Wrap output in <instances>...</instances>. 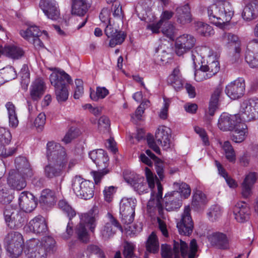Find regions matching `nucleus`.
<instances>
[{"label": "nucleus", "instance_id": "1", "mask_svg": "<svg viewBox=\"0 0 258 258\" xmlns=\"http://www.w3.org/2000/svg\"><path fill=\"white\" fill-rule=\"evenodd\" d=\"M47 157L49 163L44 167L45 176L49 178L60 176L68 163L65 149L59 144L49 142L47 144Z\"/></svg>", "mask_w": 258, "mask_h": 258}, {"label": "nucleus", "instance_id": "2", "mask_svg": "<svg viewBox=\"0 0 258 258\" xmlns=\"http://www.w3.org/2000/svg\"><path fill=\"white\" fill-rule=\"evenodd\" d=\"M56 242L51 236L43 237L41 241L36 238L28 240L24 252L27 258H47L56 250Z\"/></svg>", "mask_w": 258, "mask_h": 258}, {"label": "nucleus", "instance_id": "3", "mask_svg": "<svg viewBox=\"0 0 258 258\" xmlns=\"http://www.w3.org/2000/svg\"><path fill=\"white\" fill-rule=\"evenodd\" d=\"M198 250L197 241L195 239L190 241L189 248L187 244L182 240H174L173 248L170 245L165 244L161 245V255L162 258H180V253L182 258H195Z\"/></svg>", "mask_w": 258, "mask_h": 258}, {"label": "nucleus", "instance_id": "4", "mask_svg": "<svg viewBox=\"0 0 258 258\" xmlns=\"http://www.w3.org/2000/svg\"><path fill=\"white\" fill-rule=\"evenodd\" d=\"M191 58L195 67H198L200 62L201 63L200 69L196 70L195 72V79L198 82L203 81L211 78L220 70L219 62L214 57L209 56L207 62L205 63L202 61V57L197 50H192Z\"/></svg>", "mask_w": 258, "mask_h": 258}, {"label": "nucleus", "instance_id": "5", "mask_svg": "<svg viewBox=\"0 0 258 258\" xmlns=\"http://www.w3.org/2000/svg\"><path fill=\"white\" fill-rule=\"evenodd\" d=\"M209 20L220 28H223L230 21L233 11L229 3L214 4L207 8Z\"/></svg>", "mask_w": 258, "mask_h": 258}, {"label": "nucleus", "instance_id": "6", "mask_svg": "<svg viewBox=\"0 0 258 258\" xmlns=\"http://www.w3.org/2000/svg\"><path fill=\"white\" fill-rule=\"evenodd\" d=\"M99 219V210L96 206L93 207L88 213L82 215L81 221L76 226V233L78 238L84 242L89 241V235L86 227L87 224L90 230L94 232L97 225V221Z\"/></svg>", "mask_w": 258, "mask_h": 258}, {"label": "nucleus", "instance_id": "7", "mask_svg": "<svg viewBox=\"0 0 258 258\" xmlns=\"http://www.w3.org/2000/svg\"><path fill=\"white\" fill-rule=\"evenodd\" d=\"M50 81L55 88L56 98L59 103L65 102L68 98L69 91L66 82L72 83L71 77L63 71L53 73L50 76Z\"/></svg>", "mask_w": 258, "mask_h": 258}, {"label": "nucleus", "instance_id": "8", "mask_svg": "<svg viewBox=\"0 0 258 258\" xmlns=\"http://www.w3.org/2000/svg\"><path fill=\"white\" fill-rule=\"evenodd\" d=\"M145 171L147 181L143 177L134 173L124 177L125 181L130 183L139 194L147 192L148 187L151 189L155 187V180H157L156 175L148 167H146Z\"/></svg>", "mask_w": 258, "mask_h": 258}, {"label": "nucleus", "instance_id": "9", "mask_svg": "<svg viewBox=\"0 0 258 258\" xmlns=\"http://www.w3.org/2000/svg\"><path fill=\"white\" fill-rule=\"evenodd\" d=\"M94 184L90 180H84L79 176L72 179V188L76 196L87 200L92 198L94 195Z\"/></svg>", "mask_w": 258, "mask_h": 258}, {"label": "nucleus", "instance_id": "10", "mask_svg": "<svg viewBox=\"0 0 258 258\" xmlns=\"http://www.w3.org/2000/svg\"><path fill=\"white\" fill-rule=\"evenodd\" d=\"M4 242L7 251L12 258H17L21 254L24 243L21 234L11 231L6 236Z\"/></svg>", "mask_w": 258, "mask_h": 258}, {"label": "nucleus", "instance_id": "11", "mask_svg": "<svg viewBox=\"0 0 258 258\" xmlns=\"http://www.w3.org/2000/svg\"><path fill=\"white\" fill-rule=\"evenodd\" d=\"M4 216L7 225L11 229L20 228L27 222L26 214L24 212L10 207L5 209Z\"/></svg>", "mask_w": 258, "mask_h": 258}, {"label": "nucleus", "instance_id": "12", "mask_svg": "<svg viewBox=\"0 0 258 258\" xmlns=\"http://www.w3.org/2000/svg\"><path fill=\"white\" fill-rule=\"evenodd\" d=\"M241 121L255 120L258 116V98H251L244 100L240 105L239 110Z\"/></svg>", "mask_w": 258, "mask_h": 258}, {"label": "nucleus", "instance_id": "13", "mask_svg": "<svg viewBox=\"0 0 258 258\" xmlns=\"http://www.w3.org/2000/svg\"><path fill=\"white\" fill-rule=\"evenodd\" d=\"M136 204V200L133 198H123L120 201L119 213L124 224L128 225L133 222Z\"/></svg>", "mask_w": 258, "mask_h": 258}, {"label": "nucleus", "instance_id": "14", "mask_svg": "<svg viewBox=\"0 0 258 258\" xmlns=\"http://www.w3.org/2000/svg\"><path fill=\"white\" fill-rule=\"evenodd\" d=\"M196 39L190 34H184L177 38L175 42V53L181 56L189 51L195 45Z\"/></svg>", "mask_w": 258, "mask_h": 258}, {"label": "nucleus", "instance_id": "15", "mask_svg": "<svg viewBox=\"0 0 258 258\" xmlns=\"http://www.w3.org/2000/svg\"><path fill=\"white\" fill-rule=\"evenodd\" d=\"M242 123L239 114L223 113L218 120L219 128L223 131H231Z\"/></svg>", "mask_w": 258, "mask_h": 258}, {"label": "nucleus", "instance_id": "16", "mask_svg": "<svg viewBox=\"0 0 258 258\" xmlns=\"http://www.w3.org/2000/svg\"><path fill=\"white\" fill-rule=\"evenodd\" d=\"M245 81L242 78L230 82L225 88V93L231 99L235 100L241 98L245 91Z\"/></svg>", "mask_w": 258, "mask_h": 258}, {"label": "nucleus", "instance_id": "17", "mask_svg": "<svg viewBox=\"0 0 258 258\" xmlns=\"http://www.w3.org/2000/svg\"><path fill=\"white\" fill-rule=\"evenodd\" d=\"M189 206L184 208L183 213L182 215L180 221L177 223V227L180 234L189 236L193 231L194 223L190 214Z\"/></svg>", "mask_w": 258, "mask_h": 258}, {"label": "nucleus", "instance_id": "18", "mask_svg": "<svg viewBox=\"0 0 258 258\" xmlns=\"http://www.w3.org/2000/svg\"><path fill=\"white\" fill-rule=\"evenodd\" d=\"M157 186L158 191L156 195L154 192H152L151 197L150 200L148 202L147 209L149 212H154L156 210L160 215H163V208L162 204L163 187L160 182L157 181Z\"/></svg>", "mask_w": 258, "mask_h": 258}, {"label": "nucleus", "instance_id": "19", "mask_svg": "<svg viewBox=\"0 0 258 258\" xmlns=\"http://www.w3.org/2000/svg\"><path fill=\"white\" fill-rule=\"evenodd\" d=\"M18 204L23 212L30 213L36 207L37 200L29 191L22 192L19 197Z\"/></svg>", "mask_w": 258, "mask_h": 258}, {"label": "nucleus", "instance_id": "20", "mask_svg": "<svg viewBox=\"0 0 258 258\" xmlns=\"http://www.w3.org/2000/svg\"><path fill=\"white\" fill-rule=\"evenodd\" d=\"M245 59L250 68H258V39H254L248 44Z\"/></svg>", "mask_w": 258, "mask_h": 258}, {"label": "nucleus", "instance_id": "21", "mask_svg": "<svg viewBox=\"0 0 258 258\" xmlns=\"http://www.w3.org/2000/svg\"><path fill=\"white\" fill-rule=\"evenodd\" d=\"M39 7L48 18L56 20L59 17L58 4L55 0H40Z\"/></svg>", "mask_w": 258, "mask_h": 258}, {"label": "nucleus", "instance_id": "22", "mask_svg": "<svg viewBox=\"0 0 258 258\" xmlns=\"http://www.w3.org/2000/svg\"><path fill=\"white\" fill-rule=\"evenodd\" d=\"M59 208L62 212L67 215L69 218V222L66 228L67 235H64L65 238H69L73 234V222H71L72 219L76 215V212L74 209L65 200H60L58 203Z\"/></svg>", "mask_w": 258, "mask_h": 258}, {"label": "nucleus", "instance_id": "23", "mask_svg": "<svg viewBox=\"0 0 258 258\" xmlns=\"http://www.w3.org/2000/svg\"><path fill=\"white\" fill-rule=\"evenodd\" d=\"M233 212L235 219L239 223L247 221L249 219L251 214L248 204L243 201H239L234 205Z\"/></svg>", "mask_w": 258, "mask_h": 258}, {"label": "nucleus", "instance_id": "24", "mask_svg": "<svg viewBox=\"0 0 258 258\" xmlns=\"http://www.w3.org/2000/svg\"><path fill=\"white\" fill-rule=\"evenodd\" d=\"M107 215L109 222H106L100 230V235L105 240H108L115 234V230L113 228V226L115 228L121 229L120 224L111 214L108 213Z\"/></svg>", "mask_w": 258, "mask_h": 258}, {"label": "nucleus", "instance_id": "25", "mask_svg": "<svg viewBox=\"0 0 258 258\" xmlns=\"http://www.w3.org/2000/svg\"><path fill=\"white\" fill-rule=\"evenodd\" d=\"M165 209L171 211L179 209L182 205L180 195L177 191L167 193L163 200Z\"/></svg>", "mask_w": 258, "mask_h": 258}, {"label": "nucleus", "instance_id": "26", "mask_svg": "<svg viewBox=\"0 0 258 258\" xmlns=\"http://www.w3.org/2000/svg\"><path fill=\"white\" fill-rule=\"evenodd\" d=\"M27 178L24 174L16 171H11L8 178V184L12 189L20 190L26 186Z\"/></svg>", "mask_w": 258, "mask_h": 258}, {"label": "nucleus", "instance_id": "27", "mask_svg": "<svg viewBox=\"0 0 258 258\" xmlns=\"http://www.w3.org/2000/svg\"><path fill=\"white\" fill-rule=\"evenodd\" d=\"M171 130L165 126H160L155 134L156 140L165 150L170 147Z\"/></svg>", "mask_w": 258, "mask_h": 258}, {"label": "nucleus", "instance_id": "28", "mask_svg": "<svg viewBox=\"0 0 258 258\" xmlns=\"http://www.w3.org/2000/svg\"><path fill=\"white\" fill-rule=\"evenodd\" d=\"M89 156L100 170H104L107 166L109 159L103 150L98 149L91 151L89 153Z\"/></svg>", "mask_w": 258, "mask_h": 258}, {"label": "nucleus", "instance_id": "29", "mask_svg": "<svg viewBox=\"0 0 258 258\" xmlns=\"http://www.w3.org/2000/svg\"><path fill=\"white\" fill-rule=\"evenodd\" d=\"M30 230L38 235L45 234L48 228L45 218L41 215L36 216L29 223Z\"/></svg>", "mask_w": 258, "mask_h": 258}, {"label": "nucleus", "instance_id": "30", "mask_svg": "<svg viewBox=\"0 0 258 258\" xmlns=\"http://www.w3.org/2000/svg\"><path fill=\"white\" fill-rule=\"evenodd\" d=\"M246 22H251L258 18V0H253L244 8L241 14Z\"/></svg>", "mask_w": 258, "mask_h": 258}, {"label": "nucleus", "instance_id": "31", "mask_svg": "<svg viewBox=\"0 0 258 258\" xmlns=\"http://www.w3.org/2000/svg\"><path fill=\"white\" fill-rule=\"evenodd\" d=\"M72 13L79 16H84L92 4V0H72Z\"/></svg>", "mask_w": 258, "mask_h": 258}, {"label": "nucleus", "instance_id": "32", "mask_svg": "<svg viewBox=\"0 0 258 258\" xmlns=\"http://www.w3.org/2000/svg\"><path fill=\"white\" fill-rule=\"evenodd\" d=\"M15 163L17 169L16 172L24 174L27 177H31L33 176V171L25 157L22 156L17 157Z\"/></svg>", "mask_w": 258, "mask_h": 258}, {"label": "nucleus", "instance_id": "33", "mask_svg": "<svg viewBox=\"0 0 258 258\" xmlns=\"http://www.w3.org/2000/svg\"><path fill=\"white\" fill-rule=\"evenodd\" d=\"M45 86L43 81L40 79H36L32 84L30 88V96L31 98L37 101L39 100L43 95Z\"/></svg>", "mask_w": 258, "mask_h": 258}, {"label": "nucleus", "instance_id": "34", "mask_svg": "<svg viewBox=\"0 0 258 258\" xmlns=\"http://www.w3.org/2000/svg\"><path fill=\"white\" fill-rule=\"evenodd\" d=\"M167 82L177 91L183 88L184 80L178 68L173 70L172 74L168 77Z\"/></svg>", "mask_w": 258, "mask_h": 258}, {"label": "nucleus", "instance_id": "35", "mask_svg": "<svg viewBox=\"0 0 258 258\" xmlns=\"http://www.w3.org/2000/svg\"><path fill=\"white\" fill-rule=\"evenodd\" d=\"M176 17L177 21L181 24L184 25L191 22L190 8L188 4L176 8Z\"/></svg>", "mask_w": 258, "mask_h": 258}, {"label": "nucleus", "instance_id": "36", "mask_svg": "<svg viewBox=\"0 0 258 258\" xmlns=\"http://www.w3.org/2000/svg\"><path fill=\"white\" fill-rule=\"evenodd\" d=\"M211 242L212 245L221 249H226L228 247V240L225 234L216 232L211 237Z\"/></svg>", "mask_w": 258, "mask_h": 258}, {"label": "nucleus", "instance_id": "37", "mask_svg": "<svg viewBox=\"0 0 258 258\" xmlns=\"http://www.w3.org/2000/svg\"><path fill=\"white\" fill-rule=\"evenodd\" d=\"M234 130V133L231 136V140L236 143L242 142L245 140L247 134V125L242 122Z\"/></svg>", "mask_w": 258, "mask_h": 258}, {"label": "nucleus", "instance_id": "38", "mask_svg": "<svg viewBox=\"0 0 258 258\" xmlns=\"http://www.w3.org/2000/svg\"><path fill=\"white\" fill-rule=\"evenodd\" d=\"M222 92V89L220 87H218L215 89L214 92L211 95L208 110V113L211 116L214 115L215 112L217 108L219 98Z\"/></svg>", "mask_w": 258, "mask_h": 258}, {"label": "nucleus", "instance_id": "39", "mask_svg": "<svg viewBox=\"0 0 258 258\" xmlns=\"http://www.w3.org/2000/svg\"><path fill=\"white\" fill-rule=\"evenodd\" d=\"M6 107L8 111L9 125L11 127L16 128L19 124V120L15 106L12 102H9L6 103Z\"/></svg>", "mask_w": 258, "mask_h": 258}, {"label": "nucleus", "instance_id": "40", "mask_svg": "<svg viewBox=\"0 0 258 258\" xmlns=\"http://www.w3.org/2000/svg\"><path fill=\"white\" fill-rule=\"evenodd\" d=\"M39 201L41 204L45 205H53L56 202L55 192L49 189L43 190L41 192Z\"/></svg>", "mask_w": 258, "mask_h": 258}, {"label": "nucleus", "instance_id": "41", "mask_svg": "<svg viewBox=\"0 0 258 258\" xmlns=\"http://www.w3.org/2000/svg\"><path fill=\"white\" fill-rule=\"evenodd\" d=\"M146 248L147 252L156 253L159 249V243L156 235L152 232L148 237L146 243Z\"/></svg>", "mask_w": 258, "mask_h": 258}, {"label": "nucleus", "instance_id": "42", "mask_svg": "<svg viewBox=\"0 0 258 258\" xmlns=\"http://www.w3.org/2000/svg\"><path fill=\"white\" fill-rule=\"evenodd\" d=\"M195 29L199 34L204 36H210L214 33L212 26L202 22H198L195 24Z\"/></svg>", "mask_w": 258, "mask_h": 258}, {"label": "nucleus", "instance_id": "43", "mask_svg": "<svg viewBox=\"0 0 258 258\" xmlns=\"http://www.w3.org/2000/svg\"><path fill=\"white\" fill-rule=\"evenodd\" d=\"M221 147L226 159L229 162H234L236 160V155L229 141H225L221 145Z\"/></svg>", "mask_w": 258, "mask_h": 258}, {"label": "nucleus", "instance_id": "44", "mask_svg": "<svg viewBox=\"0 0 258 258\" xmlns=\"http://www.w3.org/2000/svg\"><path fill=\"white\" fill-rule=\"evenodd\" d=\"M20 35L25 39L41 36L42 33L36 26H31L26 30H21Z\"/></svg>", "mask_w": 258, "mask_h": 258}, {"label": "nucleus", "instance_id": "45", "mask_svg": "<svg viewBox=\"0 0 258 258\" xmlns=\"http://www.w3.org/2000/svg\"><path fill=\"white\" fill-rule=\"evenodd\" d=\"M14 198L12 193L7 187L0 186V203L10 204Z\"/></svg>", "mask_w": 258, "mask_h": 258}, {"label": "nucleus", "instance_id": "46", "mask_svg": "<svg viewBox=\"0 0 258 258\" xmlns=\"http://www.w3.org/2000/svg\"><path fill=\"white\" fill-rule=\"evenodd\" d=\"M174 187L178 189V192L180 195V199L183 197L184 199L187 198L190 195L191 189L189 186L184 182H174Z\"/></svg>", "mask_w": 258, "mask_h": 258}, {"label": "nucleus", "instance_id": "47", "mask_svg": "<svg viewBox=\"0 0 258 258\" xmlns=\"http://www.w3.org/2000/svg\"><path fill=\"white\" fill-rule=\"evenodd\" d=\"M223 41L226 44L235 45V46L240 47V41L239 37L231 33H224L222 36Z\"/></svg>", "mask_w": 258, "mask_h": 258}, {"label": "nucleus", "instance_id": "48", "mask_svg": "<svg viewBox=\"0 0 258 258\" xmlns=\"http://www.w3.org/2000/svg\"><path fill=\"white\" fill-rule=\"evenodd\" d=\"M108 94L109 91L106 88L97 87L96 92H90V96L92 100L97 101L100 99L104 98Z\"/></svg>", "mask_w": 258, "mask_h": 258}, {"label": "nucleus", "instance_id": "49", "mask_svg": "<svg viewBox=\"0 0 258 258\" xmlns=\"http://www.w3.org/2000/svg\"><path fill=\"white\" fill-rule=\"evenodd\" d=\"M206 202V197L201 191L198 190L194 194L192 198V205L199 207L204 205Z\"/></svg>", "mask_w": 258, "mask_h": 258}, {"label": "nucleus", "instance_id": "50", "mask_svg": "<svg viewBox=\"0 0 258 258\" xmlns=\"http://www.w3.org/2000/svg\"><path fill=\"white\" fill-rule=\"evenodd\" d=\"M126 35L122 31H118L114 34V36L111 37L109 43L111 47H114L117 45L121 44L124 40Z\"/></svg>", "mask_w": 258, "mask_h": 258}, {"label": "nucleus", "instance_id": "51", "mask_svg": "<svg viewBox=\"0 0 258 258\" xmlns=\"http://www.w3.org/2000/svg\"><path fill=\"white\" fill-rule=\"evenodd\" d=\"M209 219L211 221L216 220L221 215V209L218 206H212L207 213Z\"/></svg>", "mask_w": 258, "mask_h": 258}, {"label": "nucleus", "instance_id": "52", "mask_svg": "<svg viewBox=\"0 0 258 258\" xmlns=\"http://www.w3.org/2000/svg\"><path fill=\"white\" fill-rule=\"evenodd\" d=\"M135 245L134 243L126 241L124 245L123 254L124 258H133L135 256Z\"/></svg>", "mask_w": 258, "mask_h": 258}, {"label": "nucleus", "instance_id": "53", "mask_svg": "<svg viewBox=\"0 0 258 258\" xmlns=\"http://www.w3.org/2000/svg\"><path fill=\"white\" fill-rule=\"evenodd\" d=\"M1 71L6 82L14 79L17 77L16 71L12 67H6Z\"/></svg>", "mask_w": 258, "mask_h": 258}, {"label": "nucleus", "instance_id": "54", "mask_svg": "<svg viewBox=\"0 0 258 258\" xmlns=\"http://www.w3.org/2000/svg\"><path fill=\"white\" fill-rule=\"evenodd\" d=\"M12 140V135L9 130L0 127V142L8 145Z\"/></svg>", "mask_w": 258, "mask_h": 258}, {"label": "nucleus", "instance_id": "55", "mask_svg": "<svg viewBox=\"0 0 258 258\" xmlns=\"http://www.w3.org/2000/svg\"><path fill=\"white\" fill-rule=\"evenodd\" d=\"M248 177L246 179H244L241 185V195L242 197L245 199L248 198L252 195V188L253 186L248 183Z\"/></svg>", "mask_w": 258, "mask_h": 258}, {"label": "nucleus", "instance_id": "56", "mask_svg": "<svg viewBox=\"0 0 258 258\" xmlns=\"http://www.w3.org/2000/svg\"><path fill=\"white\" fill-rule=\"evenodd\" d=\"M79 134L78 129L71 127L66 133L62 141L66 144L69 143L73 139L76 138L79 135Z\"/></svg>", "mask_w": 258, "mask_h": 258}, {"label": "nucleus", "instance_id": "57", "mask_svg": "<svg viewBox=\"0 0 258 258\" xmlns=\"http://www.w3.org/2000/svg\"><path fill=\"white\" fill-rule=\"evenodd\" d=\"M76 87L75 88V92L74 97L76 99H78L81 97L84 94L83 82L80 79H76L75 80Z\"/></svg>", "mask_w": 258, "mask_h": 258}, {"label": "nucleus", "instance_id": "58", "mask_svg": "<svg viewBox=\"0 0 258 258\" xmlns=\"http://www.w3.org/2000/svg\"><path fill=\"white\" fill-rule=\"evenodd\" d=\"M111 10L114 17L121 20L123 17L122 7L119 2H115L112 5Z\"/></svg>", "mask_w": 258, "mask_h": 258}, {"label": "nucleus", "instance_id": "59", "mask_svg": "<svg viewBox=\"0 0 258 258\" xmlns=\"http://www.w3.org/2000/svg\"><path fill=\"white\" fill-rule=\"evenodd\" d=\"M162 31L170 40H174L175 36L176 30L172 24H168L163 28Z\"/></svg>", "mask_w": 258, "mask_h": 258}, {"label": "nucleus", "instance_id": "60", "mask_svg": "<svg viewBox=\"0 0 258 258\" xmlns=\"http://www.w3.org/2000/svg\"><path fill=\"white\" fill-rule=\"evenodd\" d=\"M110 126V121L106 116H101L98 120V128L103 132H108Z\"/></svg>", "mask_w": 258, "mask_h": 258}, {"label": "nucleus", "instance_id": "61", "mask_svg": "<svg viewBox=\"0 0 258 258\" xmlns=\"http://www.w3.org/2000/svg\"><path fill=\"white\" fill-rule=\"evenodd\" d=\"M6 144H4L0 142V156L7 157L13 155L15 153L16 151L15 148H9L8 150L6 148Z\"/></svg>", "mask_w": 258, "mask_h": 258}, {"label": "nucleus", "instance_id": "62", "mask_svg": "<svg viewBox=\"0 0 258 258\" xmlns=\"http://www.w3.org/2000/svg\"><path fill=\"white\" fill-rule=\"evenodd\" d=\"M115 192V188L114 186H110L108 187H105L103 190L104 200L107 202H111Z\"/></svg>", "mask_w": 258, "mask_h": 258}, {"label": "nucleus", "instance_id": "63", "mask_svg": "<svg viewBox=\"0 0 258 258\" xmlns=\"http://www.w3.org/2000/svg\"><path fill=\"white\" fill-rule=\"evenodd\" d=\"M163 48L162 45H161L158 47L156 49V52L160 53H162V55H159L158 56V59L161 62L164 63V62H167L168 61V59L170 57V54L167 52L166 50H164Z\"/></svg>", "mask_w": 258, "mask_h": 258}, {"label": "nucleus", "instance_id": "64", "mask_svg": "<svg viewBox=\"0 0 258 258\" xmlns=\"http://www.w3.org/2000/svg\"><path fill=\"white\" fill-rule=\"evenodd\" d=\"M46 122V115L43 113H40L35 118L34 124L36 127L42 128Z\"/></svg>", "mask_w": 258, "mask_h": 258}]
</instances>
